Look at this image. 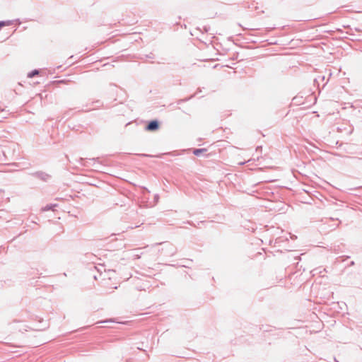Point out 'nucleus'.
<instances>
[{"label":"nucleus","instance_id":"f257e3e1","mask_svg":"<svg viewBox=\"0 0 362 362\" xmlns=\"http://www.w3.org/2000/svg\"><path fill=\"white\" fill-rule=\"evenodd\" d=\"M176 247L170 243H165L164 247H162L160 250L161 254H163L164 255L168 257L173 256L176 253Z\"/></svg>","mask_w":362,"mask_h":362},{"label":"nucleus","instance_id":"f03ea898","mask_svg":"<svg viewBox=\"0 0 362 362\" xmlns=\"http://www.w3.org/2000/svg\"><path fill=\"white\" fill-rule=\"evenodd\" d=\"M32 177H35L42 182H47L52 178V175L44 171H35L30 174Z\"/></svg>","mask_w":362,"mask_h":362},{"label":"nucleus","instance_id":"7ed1b4c3","mask_svg":"<svg viewBox=\"0 0 362 362\" xmlns=\"http://www.w3.org/2000/svg\"><path fill=\"white\" fill-rule=\"evenodd\" d=\"M160 128V122L158 119L149 121L145 127V129L148 132H156Z\"/></svg>","mask_w":362,"mask_h":362},{"label":"nucleus","instance_id":"20e7f679","mask_svg":"<svg viewBox=\"0 0 362 362\" xmlns=\"http://www.w3.org/2000/svg\"><path fill=\"white\" fill-rule=\"evenodd\" d=\"M57 206V204H47L45 207L42 208V211H47L49 210H54V209Z\"/></svg>","mask_w":362,"mask_h":362},{"label":"nucleus","instance_id":"39448f33","mask_svg":"<svg viewBox=\"0 0 362 362\" xmlns=\"http://www.w3.org/2000/svg\"><path fill=\"white\" fill-rule=\"evenodd\" d=\"M206 148H195L193 151V153L197 156H199L203 152H206Z\"/></svg>","mask_w":362,"mask_h":362},{"label":"nucleus","instance_id":"423d86ee","mask_svg":"<svg viewBox=\"0 0 362 362\" xmlns=\"http://www.w3.org/2000/svg\"><path fill=\"white\" fill-rule=\"evenodd\" d=\"M39 72H40V71H39V70H37V69H34V70L31 71L30 72H29V73L28 74V78H33V77H34L35 76L38 75V74H39Z\"/></svg>","mask_w":362,"mask_h":362},{"label":"nucleus","instance_id":"0eeeda50","mask_svg":"<svg viewBox=\"0 0 362 362\" xmlns=\"http://www.w3.org/2000/svg\"><path fill=\"white\" fill-rule=\"evenodd\" d=\"M8 25H10V22L9 21H0V29L1 28H3L4 26Z\"/></svg>","mask_w":362,"mask_h":362},{"label":"nucleus","instance_id":"6e6552de","mask_svg":"<svg viewBox=\"0 0 362 362\" xmlns=\"http://www.w3.org/2000/svg\"><path fill=\"white\" fill-rule=\"evenodd\" d=\"M158 199H159V195L158 194H156L154 196V199L157 202L158 200Z\"/></svg>","mask_w":362,"mask_h":362},{"label":"nucleus","instance_id":"1a4fd4ad","mask_svg":"<svg viewBox=\"0 0 362 362\" xmlns=\"http://www.w3.org/2000/svg\"><path fill=\"white\" fill-rule=\"evenodd\" d=\"M134 259H139L140 258V255H138V254L134 255Z\"/></svg>","mask_w":362,"mask_h":362},{"label":"nucleus","instance_id":"9d476101","mask_svg":"<svg viewBox=\"0 0 362 362\" xmlns=\"http://www.w3.org/2000/svg\"><path fill=\"white\" fill-rule=\"evenodd\" d=\"M340 258H342L341 261L344 262L345 259H349V256H347L345 258L344 257H341Z\"/></svg>","mask_w":362,"mask_h":362},{"label":"nucleus","instance_id":"9b49d317","mask_svg":"<svg viewBox=\"0 0 362 362\" xmlns=\"http://www.w3.org/2000/svg\"><path fill=\"white\" fill-rule=\"evenodd\" d=\"M354 264H355V262H354V261H351V262L349 263V267H350V266H354Z\"/></svg>","mask_w":362,"mask_h":362},{"label":"nucleus","instance_id":"f8f14e48","mask_svg":"<svg viewBox=\"0 0 362 362\" xmlns=\"http://www.w3.org/2000/svg\"><path fill=\"white\" fill-rule=\"evenodd\" d=\"M187 223L191 225V226H194V223L191 221H187Z\"/></svg>","mask_w":362,"mask_h":362},{"label":"nucleus","instance_id":"ddd939ff","mask_svg":"<svg viewBox=\"0 0 362 362\" xmlns=\"http://www.w3.org/2000/svg\"><path fill=\"white\" fill-rule=\"evenodd\" d=\"M109 322V321H108V320H106V321H101V322H100L99 323H104V322Z\"/></svg>","mask_w":362,"mask_h":362},{"label":"nucleus","instance_id":"4468645a","mask_svg":"<svg viewBox=\"0 0 362 362\" xmlns=\"http://www.w3.org/2000/svg\"><path fill=\"white\" fill-rule=\"evenodd\" d=\"M141 156H148L146 154H141Z\"/></svg>","mask_w":362,"mask_h":362},{"label":"nucleus","instance_id":"2eb2a0df","mask_svg":"<svg viewBox=\"0 0 362 362\" xmlns=\"http://www.w3.org/2000/svg\"><path fill=\"white\" fill-rule=\"evenodd\" d=\"M147 57L153 58L151 55H148Z\"/></svg>","mask_w":362,"mask_h":362}]
</instances>
